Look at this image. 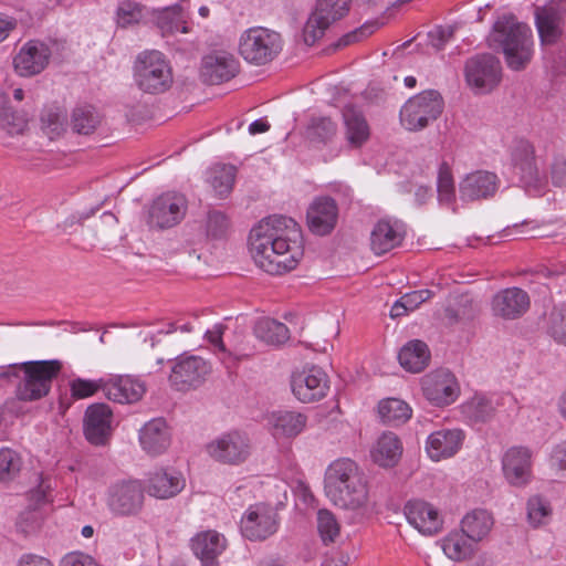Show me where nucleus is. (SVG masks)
<instances>
[{"label": "nucleus", "mask_w": 566, "mask_h": 566, "mask_svg": "<svg viewBox=\"0 0 566 566\" xmlns=\"http://www.w3.org/2000/svg\"><path fill=\"white\" fill-rule=\"evenodd\" d=\"M249 249L256 266L281 275L295 269L303 256L301 229L285 216L263 218L250 231Z\"/></svg>", "instance_id": "1"}, {"label": "nucleus", "mask_w": 566, "mask_h": 566, "mask_svg": "<svg viewBox=\"0 0 566 566\" xmlns=\"http://www.w3.org/2000/svg\"><path fill=\"white\" fill-rule=\"evenodd\" d=\"M325 493L334 505L345 510H358L369 500L365 474L349 459L334 461L325 474Z\"/></svg>", "instance_id": "2"}, {"label": "nucleus", "mask_w": 566, "mask_h": 566, "mask_svg": "<svg viewBox=\"0 0 566 566\" xmlns=\"http://www.w3.org/2000/svg\"><path fill=\"white\" fill-rule=\"evenodd\" d=\"M490 41L491 45L502 50L507 66L514 71L525 69L533 56L532 29L512 14L495 22Z\"/></svg>", "instance_id": "3"}, {"label": "nucleus", "mask_w": 566, "mask_h": 566, "mask_svg": "<svg viewBox=\"0 0 566 566\" xmlns=\"http://www.w3.org/2000/svg\"><path fill=\"white\" fill-rule=\"evenodd\" d=\"M59 360H35L14 364L2 376L18 380L15 396L21 401H34L46 396L54 378L61 371Z\"/></svg>", "instance_id": "4"}, {"label": "nucleus", "mask_w": 566, "mask_h": 566, "mask_svg": "<svg viewBox=\"0 0 566 566\" xmlns=\"http://www.w3.org/2000/svg\"><path fill=\"white\" fill-rule=\"evenodd\" d=\"M239 54L252 65L262 66L272 62L283 49L281 34L264 27H252L239 38Z\"/></svg>", "instance_id": "5"}, {"label": "nucleus", "mask_w": 566, "mask_h": 566, "mask_svg": "<svg viewBox=\"0 0 566 566\" xmlns=\"http://www.w3.org/2000/svg\"><path fill=\"white\" fill-rule=\"evenodd\" d=\"M135 82L147 94L168 91L174 83V76L165 55L155 50L140 53L135 63Z\"/></svg>", "instance_id": "6"}, {"label": "nucleus", "mask_w": 566, "mask_h": 566, "mask_svg": "<svg viewBox=\"0 0 566 566\" xmlns=\"http://www.w3.org/2000/svg\"><path fill=\"white\" fill-rule=\"evenodd\" d=\"M350 6L352 0H316L302 30L304 43L311 46L323 39L333 24L349 13Z\"/></svg>", "instance_id": "7"}, {"label": "nucleus", "mask_w": 566, "mask_h": 566, "mask_svg": "<svg viewBox=\"0 0 566 566\" xmlns=\"http://www.w3.org/2000/svg\"><path fill=\"white\" fill-rule=\"evenodd\" d=\"M443 99L438 91L428 90L409 98L400 111V122L408 130H420L442 113Z\"/></svg>", "instance_id": "8"}, {"label": "nucleus", "mask_w": 566, "mask_h": 566, "mask_svg": "<svg viewBox=\"0 0 566 566\" xmlns=\"http://www.w3.org/2000/svg\"><path fill=\"white\" fill-rule=\"evenodd\" d=\"M212 371L210 361L199 355L182 353L170 367L169 382L178 391H189L201 387Z\"/></svg>", "instance_id": "9"}, {"label": "nucleus", "mask_w": 566, "mask_h": 566, "mask_svg": "<svg viewBox=\"0 0 566 566\" xmlns=\"http://www.w3.org/2000/svg\"><path fill=\"white\" fill-rule=\"evenodd\" d=\"M512 163L514 174L528 192H539L545 188L546 177L537 167L535 148L528 140L516 142L512 150Z\"/></svg>", "instance_id": "10"}, {"label": "nucleus", "mask_w": 566, "mask_h": 566, "mask_svg": "<svg viewBox=\"0 0 566 566\" xmlns=\"http://www.w3.org/2000/svg\"><path fill=\"white\" fill-rule=\"evenodd\" d=\"M206 450L217 462L238 465L249 458L251 444L245 433L231 431L209 442Z\"/></svg>", "instance_id": "11"}, {"label": "nucleus", "mask_w": 566, "mask_h": 566, "mask_svg": "<svg viewBox=\"0 0 566 566\" xmlns=\"http://www.w3.org/2000/svg\"><path fill=\"white\" fill-rule=\"evenodd\" d=\"M188 209L186 197L179 192L168 191L157 197L149 209V224L159 229L177 226L185 218Z\"/></svg>", "instance_id": "12"}, {"label": "nucleus", "mask_w": 566, "mask_h": 566, "mask_svg": "<svg viewBox=\"0 0 566 566\" xmlns=\"http://www.w3.org/2000/svg\"><path fill=\"white\" fill-rule=\"evenodd\" d=\"M143 503L144 492L137 482L116 483L107 490L106 505L114 516H135L140 512Z\"/></svg>", "instance_id": "13"}, {"label": "nucleus", "mask_w": 566, "mask_h": 566, "mask_svg": "<svg viewBox=\"0 0 566 566\" xmlns=\"http://www.w3.org/2000/svg\"><path fill=\"white\" fill-rule=\"evenodd\" d=\"M465 80L479 91H491L501 81V63L492 54H476L465 62Z\"/></svg>", "instance_id": "14"}, {"label": "nucleus", "mask_w": 566, "mask_h": 566, "mask_svg": "<svg viewBox=\"0 0 566 566\" xmlns=\"http://www.w3.org/2000/svg\"><path fill=\"white\" fill-rule=\"evenodd\" d=\"M421 388L426 399L437 407L451 405L460 392L455 377L444 369L423 376Z\"/></svg>", "instance_id": "15"}, {"label": "nucleus", "mask_w": 566, "mask_h": 566, "mask_svg": "<svg viewBox=\"0 0 566 566\" xmlns=\"http://www.w3.org/2000/svg\"><path fill=\"white\" fill-rule=\"evenodd\" d=\"M291 387L300 401H317L325 397L328 390V377L321 367L312 366L294 373L291 378Z\"/></svg>", "instance_id": "16"}, {"label": "nucleus", "mask_w": 566, "mask_h": 566, "mask_svg": "<svg viewBox=\"0 0 566 566\" xmlns=\"http://www.w3.org/2000/svg\"><path fill=\"white\" fill-rule=\"evenodd\" d=\"M277 530V514L264 504L250 506L241 518V532L250 541H263Z\"/></svg>", "instance_id": "17"}, {"label": "nucleus", "mask_w": 566, "mask_h": 566, "mask_svg": "<svg viewBox=\"0 0 566 566\" xmlns=\"http://www.w3.org/2000/svg\"><path fill=\"white\" fill-rule=\"evenodd\" d=\"M531 300L520 287H506L495 293L491 301L492 314L495 317L514 321L522 317L530 308Z\"/></svg>", "instance_id": "18"}, {"label": "nucleus", "mask_w": 566, "mask_h": 566, "mask_svg": "<svg viewBox=\"0 0 566 566\" xmlns=\"http://www.w3.org/2000/svg\"><path fill=\"white\" fill-rule=\"evenodd\" d=\"M239 71V62L233 54L227 51H214L201 60L200 77L211 85L228 82Z\"/></svg>", "instance_id": "19"}, {"label": "nucleus", "mask_w": 566, "mask_h": 566, "mask_svg": "<svg viewBox=\"0 0 566 566\" xmlns=\"http://www.w3.org/2000/svg\"><path fill=\"white\" fill-rule=\"evenodd\" d=\"M505 480L513 486L523 488L532 480V452L524 447H512L503 455Z\"/></svg>", "instance_id": "20"}, {"label": "nucleus", "mask_w": 566, "mask_h": 566, "mask_svg": "<svg viewBox=\"0 0 566 566\" xmlns=\"http://www.w3.org/2000/svg\"><path fill=\"white\" fill-rule=\"evenodd\" d=\"M50 56L51 51L45 43L31 40L14 56V69L22 76L39 74L46 67Z\"/></svg>", "instance_id": "21"}, {"label": "nucleus", "mask_w": 566, "mask_h": 566, "mask_svg": "<svg viewBox=\"0 0 566 566\" xmlns=\"http://www.w3.org/2000/svg\"><path fill=\"white\" fill-rule=\"evenodd\" d=\"M112 410L105 403H95L86 409L84 434L95 446L105 444L111 437Z\"/></svg>", "instance_id": "22"}, {"label": "nucleus", "mask_w": 566, "mask_h": 566, "mask_svg": "<svg viewBox=\"0 0 566 566\" xmlns=\"http://www.w3.org/2000/svg\"><path fill=\"white\" fill-rule=\"evenodd\" d=\"M500 180L494 172L478 170L463 178L459 186L463 201H474L493 197L499 189Z\"/></svg>", "instance_id": "23"}, {"label": "nucleus", "mask_w": 566, "mask_h": 566, "mask_svg": "<svg viewBox=\"0 0 566 566\" xmlns=\"http://www.w3.org/2000/svg\"><path fill=\"white\" fill-rule=\"evenodd\" d=\"M406 235L399 220L380 219L370 233V248L377 255L385 254L401 244Z\"/></svg>", "instance_id": "24"}, {"label": "nucleus", "mask_w": 566, "mask_h": 566, "mask_svg": "<svg viewBox=\"0 0 566 566\" xmlns=\"http://www.w3.org/2000/svg\"><path fill=\"white\" fill-rule=\"evenodd\" d=\"M408 522L424 535H433L441 531L442 518L438 510L421 500H411L405 505Z\"/></svg>", "instance_id": "25"}, {"label": "nucleus", "mask_w": 566, "mask_h": 566, "mask_svg": "<svg viewBox=\"0 0 566 566\" xmlns=\"http://www.w3.org/2000/svg\"><path fill=\"white\" fill-rule=\"evenodd\" d=\"M338 209L334 199L319 197L307 209L306 219L310 230L318 235L328 234L336 226Z\"/></svg>", "instance_id": "26"}, {"label": "nucleus", "mask_w": 566, "mask_h": 566, "mask_svg": "<svg viewBox=\"0 0 566 566\" xmlns=\"http://www.w3.org/2000/svg\"><path fill=\"white\" fill-rule=\"evenodd\" d=\"M463 440L461 429H440L428 437L426 450L430 459L440 461L453 457L461 449Z\"/></svg>", "instance_id": "27"}, {"label": "nucleus", "mask_w": 566, "mask_h": 566, "mask_svg": "<svg viewBox=\"0 0 566 566\" xmlns=\"http://www.w3.org/2000/svg\"><path fill=\"white\" fill-rule=\"evenodd\" d=\"M146 391L145 385L130 376H112L105 379L104 395L118 403H135Z\"/></svg>", "instance_id": "28"}, {"label": "nucleus", "mask_w": 566, "mask_h": 566, "mask_svg": "<svg viewBox=\"0 0 566 566\" xmlns=\"http://www.w3.org/2000/svg\"><path fill=\"white\" fill-rule=\"evenodd\" d=\"M171 433L164 418H154L139 430V442L144 451L150 455L165 452L170 446Z\"/></svg>", "instance_id": "29"}, {"label": "nucleus", "mask_w": 566, "mask_h": 566, "mask_svg": "<svg viewBox=\"0 0 566 566\" xmlns=\"http://www.w3.org/2000/svg\"><path fill=\"white\" fill-rule=\"evenodd\" d=\"M185 485L186 482L181 473L161 469L149 475L146 491L150 496L165 500L179 494Z\"/></svg>", "instance_id": "30"}, {"label": "nucleus", "mask_w": 566, "mask_h": 566, "mask_svg": "<svg viewBox=\"0 0 566 566\" xmlns=\"http://www.w3.org/2000/svg\"><path fill=\"white\" fill-rule=\"evenodd\" d=\"M535 23L543 44H554L563 34L564 17L555 7H536Z\"/></svg>", "instance_id": "31"}, {"label": "nucleus", "mask_w": 566, "mask_h": 566, "mask_svg": "<svg viewBox=\"0 0 566 566\" xmlns=\"http://www.w3.org/2000/svg\"><path fill=\"white\" fill-rule=\"evenodd\" d=\"M191 548L202 566H219L217 557L226 548V539L214 531L201 532L191 539Z\"/></svg>", "instance_id": "32"}, {"label": "nucleus", "mask_w": 566, "mask_h": 566, "mask_svg": "<svg viewBox=\"0 0 566 566\" xmlns=\"http://www.w3.org/2000/svg\"><path fill=\"white\" fill-rule=\"evenodd\" d=\"M224 332V325L216 324L205 332L203 337L210 344L212 352L219 357L222 364H224L227 368H230L241 358L248 357L249 354L245 353L241 344L227 346L222 339Z\"/></svg>", "instance_id": "33"}, {"label": "nucleus", "mask_w": 566, "mask_h": 566, "mask_svg": "<svg viewBox=\"0 0 566 566\" xmlns=\"http://www.w3.org/2000/svg\"><path fill=\"white\" fill-rule=\"evenodd\" d=\"M269 423L275 438H295L306 427V415L293 410H282L270 416Z\"/></svg>", "instance_id": "34"}, {"label": "nucleus", "mask_w": 566, "mask_h": 566, "mask_svg": "<svg viewBox=\"0 0 566 566\" xmlns=\"http://www.w3.org/2000/svg\"><path fill=\"white\" fill-rule=\"evenodd\" d=\"M494 525L493 515L483 509H475L467 513L460 523L461 531L474 544L488 537Z\"/></svg>", "instance_id": "35"}, {"label": "nucleus", "mask_w": 566, "mask_h": 566, "mask_svg": "<svg viewBox=\"0 0 566 566\" xmlns=\"http://www.w3.org/2000/svg\"><path fill=\"white\" fill-rule=\"evenodd\" d=\"M401 453V442L392 432L382 433L370 451L373 461L384 468L395 467Z\"/></svg>", "instance_id": "36"}, {"label": "nucleus", "mask_w": 566, "mask_h": 566, "mask_svg": "<svg viewBox=\"0 0 566 566\" xmlns=\"http://www.w3.org/2000/svg\"><path fill=\"white\" fill-rule=\"evenodd\" d=\"M441 547L446 556L454 562L471 559L475 552V544L462 531L450 532L441 539Z\"/></svg>", "instance_id": "37"}, {"label": "nucleus", "mask_w": 566, "mask_h": 566, "mask_svg": "<svg viewBox=\"0 0 566 566\" xmlns=\"http://www.w3.org/2000/svg\"><path fill=\"white\" fill-rule=\"evenodd\" d=\"M400 365L411 373L423 370L430 359V352L426 343L419 339L410 340L399 352Z\"/></svg>", "instance_id": "38"}, {"label": "nucleus", "mask_w": 566, "mask_h": 566, "mask_svg": "<svg viewBox=\"0 0 566 566\" xmlns=\"http://www.w3.org/2000/svg\"><path fill=\"white\" fill-rule=\"evenodd\" d=\"M347 142L353 147H360L369 137V127L363 114L352 105L343 109Z\"/></svg>", "instance_id": "39"}, {"label": "nucleus", "mask_w": 566, "mask_h": 566, "mask_svg": "<svg viewBox=\"0 0 566 566\" xmlns=\"http://www.w3.org/2000/svg\"><path fill=\"white\" fill-rule=\"evenodd\" d=\"M253 332L258 339L271 346H280L290 339L287 326L270 317L259 318L254 324Z\"/></svg>", "instance_id": "40"}, {"label": "nucleus", "mask_w": 566, "mask_h": 566, "mask_svg": "<svg viewBox=\"0 0 566 566\" xmlns=\"http://www.w3.org/2000/svg\"><path fill=\"white\" fill-rule=\"evenodd\" d=\"M156 23L164 35L177 32L188 33L189 27L180 6H174L160 10L156 15Z\"/></svg>", "instance_id": "41"}, {"label": "nucleus", "mask_w": 566, "mask_h": 566, "mask_svg": "<svg viewBox=\"0 0 566 566\" xmlns=\"http://www.w3.org/2000/svg\"><path fill=\"white\" fill-rule=\"evenodd\" d=\"M496 407L492 398L476 395L463 403L462 411L471 421L485 422L494 416Z\"/></svg>", "instance_id": "42"}, {"label": "nucleus", "mask_w": 566, "mask_h": 566, "mask_svg": "<svg viewBox=\"0 0 566 566\" xmlns=\"http://www.w3.org/2000/svg\"><path fill=\"white\" fill-rule=\"evenodd\" d=\"M337 134V124L329 117L311 118L306 130V138L316 145H326Z\"/></svg>", "instance_id": "43"}, {"label": "nucleus", "mask_w": 566, "mask_h": 566, "mask_svg": "<svg viewBox=\"0 0 566 566\" xmlns=\"http://www.w3.org/2000/svg\"><path fill=\"white\" fill-rule=\"evenodd\" d=\"M378 413L387 424H401L411 417V408L402 400L389 398L379 402Z\"/></svg>", "instance_id": "44"}, {"label": "nucleus", "mask_w": 566, "mask_h": 566, "mask_svg": "<svg viewBox=\"0 0 566 566\" xmlns=\"http://www.w3.org/2000/svg\"><path fill=\"white\" fill-rule=\"evenodd\" d=\"M101 123V115L91 105L76 106L71 115L72 128L82 135L92 134Z\"/></svg>", "instance_id": "45"}, {"label": "nucleus", "mask_w": 566, "mask_h": 566, "mask_svg": "<svg viewBox=\"0 0 566 566\" xmlns=\"http://www.w3.org/2000/svg\"><path fill=\"white\" fill-rule=\"evenodd\" d=\"M234 179L235 167L232 165L219 164L209 170V182L220 197L227 196L231 191Z\"/></svg>", "instance_id": "46"}, {"label": "nucleus", "mask_w": 566, "mask_h": 566, "mask_svg": "<svg viewBox=\"0 0 566 566\" xmlns=\"http://www.w3.org/2000/svg\"><path fill=\"white\" fill-rule=\"evenodd\" d=\"M317 530L324 544H328L339 535L340 527L335 515L331 511L322 509L317 512Z\"/></svg>", "instance_id": "47"}, {"label": "nucleus", "mask_w": 566, "mask_h": 566, "mask_svg": "<svg viewBox=\"0 0 566 566\" xmlns=\"http://www.w3.org/2000/svg\"><path fill=\"white\" fill-rule=\"evenodd\" d=\"M117 24L122 28L138 23L144 18V6L132 0L119 2L116 11Z\"/></svg>", "instance_id": "48"}, {"label": "nucleus", "mask_w": 566, "mask_h": 566, "mask_svg": "<svg viewBox=\"0 0 566 566\" xmlns=\"http://www.w3.org/2000/svg\"><path fill=\"white\" fill-rule=\"evenodd\" d=\"M437 190L441 202L450 203L455 198V188L451 168L446 161H443L439 167Z\"/></svg>", "instance_id": "49"}, {"label": "nucleus", "mask_w": 566, "mask_h": 566, "mask_svg": "<svg viewBox=\"0 0 566 566\" xmlns=\"http://www.w3.org/2000/svg\"><path fill=\"white\" fill-rule=\"evenodd\" d=\"M228 217L218 210H211L207 214L206 219V234L209 239L219 240L223 239L229 230Z\"/></svg>", "instance_id": "50"}, {"label": "nucleus", "mask_w": 566, "mask_h": 566, "mask_svg": "<svg viewBox=\"0 0 566 566\" xmlns=\"http://www.w3.org/2000/svg\"><path fill=\"white\" fill-rule=\"evenodd\" d=\"M551 513L549 503L542 496L534 495L527 501V517L533 526L537 527L545 524Z\"/></svg>", "instance_id": "51"}, {"label": "nucleus", "mask_w": 566, "mask_h": 566, "mask_svg": "<svg viewBox=\"0 0 566 566\" xmlns=\"http://www.w3.org/2000/svg\"><path fill=\"white\" fill-rule=\"evenodd\" d=\"M21 469V458L19 454L9 449L0 450V481L12 479Z\"/></svg>", "instance_id": "52"}, {"label": "nucleus", "mask_w": 566, "mask_h": 566, "mask_svg": "<svg viewBox=\"0 0 566 566\" xmlns=\"http://www.w3.org/2000/svg\"><path fill=\"white\" fill-rule=\"evenodd\" d=\"M72 396L76 399H84L93 396L98 390L104 392L105 378L96 380H88L83 378H76L70 384Z\"/></svg>", "instance_id": "53"}, {"label": "nucleus", "mask_w": 566, "mask_h": 566, "mask_svg": "<svg viewBox=\"0 0 566 566\" xmlns=\"http://www.w3.org/2000/svg\"><path fill=\"white\" fill-rule=\"evenodd\" d=\"M548 331L557 343L566 345V308L555 310L551 313Z\"/></svg>", "instance_id": "54"}, {"label": "nucleus", "mask_w": 566, "mask_h": 566, "mask_svg": "<svg viewBox=\"0 0 566 566\" xmlns=\"http://www.w3.org/2000/svg\"><path fill=\"white\" fill-rule=\"evenodd\" d=\"M42 524L41 514L38 511L29 510L22 512L17 521V528L24 535L35 533Z\"/></svg>", "instance_id": "55"}, {"label": "nucleus", "mask_w": 566, "mask_h": 566, "mask_svg": "<svg viewBox=\"0 0 566 566\" xmlns=\"http://www.w3.org/2000/svg\"><path fill=\"white\" fill-rule=\"evenodd\" d=\"M551 180L556 187L566 186V153L554 156L551 164Z\"/></svg>", "instance_id": "56"}, {"label": "nucleus", "mask_w": 566, "mask_h": 566, "mask_svg": "<svg viewBox=\"0 0 566 566\" xmlns=\"http://www.w3.org/2000/svg\"><path fill=\"white\" fill-rule=\"evenodd\" d=\"M376 30V24L374 23H366L348 33H346L345 35H343L336 46L337 48H343V46H347V45H350V44H354L356 42H359L366 38H368L369 35H371Z\"/></svg>", "instance_id": "57"}, {"label": "nucleus", "mask_w": 566, "mask_h": 566, "mask_svg": "<svg viewBox=\"0 0 566 566\" xmlns=\"http://www.w3.org/2000/svg\"><path fill=\"white\" fill-rule=\"evenodd\" d=\"M444 314L451 323L458 322L462 318H470L473 315L472 300L468 296H462L458 302V307L448 306Z\"/></svg>", "instance_id": "58"}, {"label": "nucleus", "mask_w": 566, "mask_h": 566, "mask_svg": "<svg viewBox=\"0 0 566 566\" xmlns=\"http://www.w3.org/2000/svg\"><path fill=\"white\" fill-rule=\"evenodd\" d=\"M61 566H97V564L90 555L72 552L63 557Z\"/></svg>", "instance_id": "59"}, {"label": "nucleus", "mask_w": 566, "mask_h": 566, "mask_svg": "<svg viewBox=\"0 0 566 566\" xmlns=\"http://www.w3.org/2000/svg\"><path fill=\"white\" fill-rule=\"evenodd\" d=\"M432 293L429 290H419L405 294L401 296L408 310L415 311L420 304L431 297Z\"/></svg>", "instance_id": "60"}, {"label": "nucleus", "mask_w": 566, "mask_h": 566, "mask_svg": "<svg viewBox=\"0 0 566 566\" xmlns=\"http://www.w3.org/2000/svg\"><path fill=\"white\" fill-rule=\"evenodd\" d=\"M64 120L65 118L62 114L53 111H50L42 116V123L55 134H60L63 130Z\"/></svg>", "instance_id": "61"}, {"label": "nucleus", "mask_w": 566, "mask_h": 566, "mask_svg": "<svg viewBox=\"0 0 566 566\" xmlns=\"http://www.w3.org/2000/svg\"><path fill=\"white\" fill-rule=\"evenodd\" d=\"M166 326H167V328L159 329L156 335L157 336H159L161 334L171 335V334H177V333L189 334V333L193 332V325L190 322L177 321V322L168 323Z\"/></svg>", "instance_id": "62"}, {"label": "nucleus", "mask_w": 566, "mask_h": 566, "mask_svg": "<svg viewBox=\"0 0 566 566\" xmlns=\"http://www.w3.org/2000/svg\"><path fill=\"white\" fill-rule=\"evenodd\" d=\"M452 33L453 32L451 29L438 28L437 30L429 33L431 44L437 50L442 49L444 44L449 41V39L452 36Z\"/></svg>", "instance_id": "63"}, {"label": "nucleus", "mask_w": 566, "mask_h": 566, "mask_svg": "<svg viewBox=\"0 0 566 566\" xmlns=\"http://www.w3.org/2000/svg\"><path fill=\"white\" fill-rule=\"evenodd\" d=\"M551 461L552 465L558 470H566V442H562L555 447Z\"/></svg>", "instance_id": "64"}]
</instances>
